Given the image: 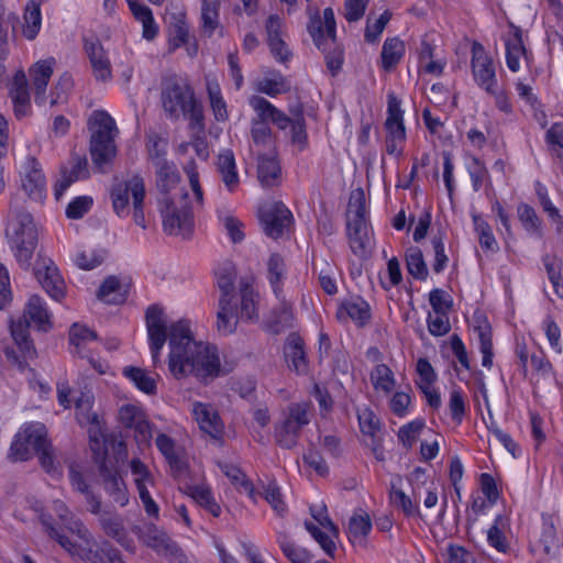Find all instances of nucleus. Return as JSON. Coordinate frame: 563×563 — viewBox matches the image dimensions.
I'll return each instance as SVG.
<instances>
[{
    "instance_id": "nucleus-1",
    "label": "nucleus",
    "mask_w": 563,
    "mask_h": 563,
    "mask_svg": "<svg viewBox=\"0 0 563 563\" xmlns=\"http://www.w3.org/2000/svg\"><path fill=\"white\" fill-rule=\"evenodd\" d=\"M145 327L154 367L162 364V352L168 342L167 365L174 378L192 376L209 380L229 372L222 365L218 347L196 336L190 319L172 320L163 307L152 305L145 311Z\"/></svg>"
},
{
    "instance_id": "nucleus-2",
    "label": "nucleus",
    "mask_w": 563,
    "mask_h": 563,
    "mask_svg": "<svg viewBox=\"0 0 563 563\" xmlns=\"http://www.w3.org/2000/svg\"><path fill=\"white\" fill-rule=\"evenodd\" d=\"M33 509L40 516L48 536L73 558L91 563H125L107 542L97 544L86 526L74 518L65 503L54 501L51 510L66 527L68 534L59 531L54 526L52 516L43 514L41 507L36 505Z\"/></svg>"
},
{
    "instance_id": "nucleus-3",
    "label": "nucleus",
    "mask_w": 563,
    "mask_h": 563,
    "mask_svg": "<svg viewBox=\"0 0 563 563\" xmlns=\"http://www.w3.org/2000/svg\"><path fill=\"white\" fill-rule=\"evenodd\" d=\"M22 320H10L12 339L21 354L20 358L14 350H5L7 360L19 368L25 367L26 361L36 355V350L30 338L27 328L33 327L36 331L47 333L54 329V316L44 298L38 295L29 297L24 305Z\"/></svg>"
},
{
    "instance_id": "nucleus-4",
    "label": "nucleus",
    "mask_w": 563,
    "mask_h": 563,
    "mask_svg": "<svg viewBox=\"0 0 563 563\" xmlns=\"http://www.w3.org/2000/svg\"><path fill=\"white\" fill-rule=\"evenodd\" d=\"M192 191L188 200L187 194L175 192L172 197L162 198L159 210L163 218L164 231L169 235L188 236L192 230V209L203 205V192L199 184V175L195 163L185 167Z\"/></svg>"
},
{
    "instance_id": "nucleus-5",
    "label": "nucleus",
    "mask_w": 563,
    "mask_h": 563,
    "mask_svg": "<svg viewBox=\"0 0 563 563\" xmlns=\"http://www.w3.org/2000/svg\"><path fill=\"white\" fill-rule=\"evenodd\" d=\"M57 398L58 404L65 409L70 408L74 401L76 418L82 427L87 428L93 455L96 459H103L107 453V438L100 418L92 411V394L89 390L73 391L65 382L57 385Z\"/></svg>"
},
{
    "instance_id": "nucleus-6",
    "label": "nucleus",
    "mask_w": 563,
    "mask_h": 563,
    "mask_svg": "<svg viewBox=\"0 0 563 563\" xmlns=\"http://www.w3.org/2000/svg\"><path fill=\"white\" fill-rule=\"evenodd\" d=\"M162 103L170 118H186L189 126L202 132V106L196 99L190 85L184 80L169 79L162 90Z\"/></svg>"
},
{
    "instance_id": "nucleus-7",
    "label": "nucleus",
    "mask_w": 563,
    "mask_h": 563,
    "mask_svg": "<svg viewBox=\"0 0 563 563\" xmlns=\"http://www.w3.org/2000/svg\"><path fill=\"white\" fill-rule=\"evenodd\" d=\"M4 234L19 265L29 268L38 239L37 227L33 217L27 212H11Z\"/></svg>"
},
{
    "instance_id": "nucleus-8",
    "label": "nucleus",
    "mask_w": 563,
    "mask_h": 563,
    "mask_svg": "<svg viewBox=\"0 0 563 563\" xmlns=\"http://www.w3.org/2000/svg\"><path fill=\"white\" fill-rule=\"evenodd\" d=\"M145 185L141 176L134 175L115 183L110 191L114 213L125 219L132 214L133 221L142 229L147 228L144 213Z\"/></svg>"
},
{
    "instance_id": "nucleus-9",
    "label": "nucleus",
    "mask_w": 563,
    "mask_h": 563,
    "mask_svg": "<svg viewBox=\"0 0 563 563\" xmlns=\"http://www.w3.org/2000/svg\"><path fill=\"white\" fill-rule=\"evenodd\" d=\"M90 136V155L99 168L111 163L117 155L115 139L118 128L113 118L106 111H93L88 121Z\"/></svg>"
},
{
    "instance_id": "nucleus-10",
    "label": "nucleus",
    "mask_w": 563,
    "mask_h": 563,
    "mask_svg": "<svg viewBox=\"0 0 563 563\" xmlns=\"http://www.w3.org/2000/svg\"><path fill=\"white\" fill-rule=\"evenodd\" d=\"M48 443L47 430L41 422L23 423L14 435L10 448L13 461H27Z\"/></svg>"
},
{
    "instance_id": "nucleus-11",
    "label": "nucleus",
    "mask_w": 563,
    "mask_h": 563,
    "mask_svg": "<svg viewBox=\"0 0 563 563\" xmlns=\"http://www.w3.org/2000/svg\"><path fill=\"white\" fill-rule=\"evenodd\" d=\"M310 514L313 521H306L305 526L311 537L319 543L321 549L328 554L333 555L336 547L335 540L339 530L328 516L324 504L313 505L310 507Z\"/></svg>"
},
{
    "instance_id": "nucleus-12",
    "label": "nucleus",
    "mask_w": 563,
    "mask_h": 563,
    "mask_svg": "<svg viewBox=\"0 0 563 563\" xmlns=\"http://www.w3.org/2000/svg\"><path fill=\"white\" fill-rule=\"evenodd\" d=\"M257 214L264 233L273 239L283 236L292 222V214L289 209L278 201L262 203Z\"/></svg>"
},
{
    "instance_id": "nucleus-13",
    "label": "nucleus",
    "mask_w": 563,
    "mask_h": 563,
    "mask_svg": "<svg viewBox=\"0 0 563 563\" xmlns=\"http://www.w3.org/2000/svg\"><path fill=\"white\" fill-rule=\"evenodd\" d=\"M366 357L373 363L369 371V382L378 397L390 396L398 387V382L391 366L384 363L383 353L375 346L369 347Z\"/></svg>"
},
{
    "instance_id": "nucleus-14",
    "label": "nucleus",
    "mask_w": 563,
    "mask_h": 563,
    "mask_svg": "<svg viewBox=\"0 0 563 563\" xmlns=\"http://www.w3.org/2000/svg\"><path fill=\"white\" fill-rule=\"evenodd\" d=\"M471 67L473 79L476 85L486 92L495 95L497 92L495 63L493 57L478 42H474L472 45Z\"/></svg>"
},
{
    "instance_id": "nucleus-15",
    "label": "nucleus",
    "mask_w": 563,
    "mask_h": 563,
    "mask_svg": "<svg viewBox=\"0 0 563 563\" xmlns=\"http://www.w3.org/2000/svg\"><path fill=\"white\" fill-rule=\"evenodd\" d=\"M35 276L51 299L60 302L66 297V283L52 258L38 254L35 263Z\"/></svg>"
},
{
    "instance_id": "nucleus-16",
    "label": "nucleus",
    "mask_w": 563,
    "mask_h": 563,
    "mask_svg": "<svg viewBox=\"0 0 563 563\" xmlns=\"http://www.w3.org/2000/svg\"><path fill=\"white\" fill-rule=\"evenodd\" d=\"M167 45L169 52H175L184 46L188 56H196L198 44L190 34V27L183 11L170 14L167 29Z\"/></svg>"
},
{
    "instance_id": "nucleus-17",
    "label": "nucleus",
    "mask_w": 563,
    "mask_h": 563,
    "mask_svg": "<svg viewBox=\"0 0 563 563\" xmlns=\"http://www.w3.org/2000/svg\"><path fill=\"white\" fill-rule=\"evenodd\" d=\"M20 186L33 201L42 203L46 198V179L40 163L27 157L20 168Z\"/></svg>"
},
{
    "instance_id": "nucleus-18",
    "label": "nucleus",
    "mask_w": 563,
    "mask_h": 563,
    "mask_svg": "<svg viewBox=\"0 0 563 563\" xmlns=\"http://www.w3.org/2000/svg\"><path fill=\"white\" fill-rule=\"evenodd\" d=\"M119 419L123 426L134 430L140 445H147L152 439V428L142 407L137 404H124L119 409Z\"/></svg>"
},
{
    "instance_id": "nucleus-19",
    "label": "nucleus",
    "mask_w": 563,
    "mask_h": 563,
    "mask_svg": "<svg viewBox=\"0 0 563 563\" xmlns=\"http://www.w3.org/2000/svg\"><path fill=\"white\" fill-rule=\"evenodd\" d=\"M505 47L506 64L510 71L518 73L521 68V60L528 68H531L533 56L525 44L523 32L520 27L510 26V32L505 40Z\"/></svg>"
},
{
    "instance_id": "nucleus-20",
    "label": "nucleus",
    "mask_w": 563,
    "mask_h": 563,
    "mask_svg": "<svg viewBox=\"0 0 563 563\" xmlns=\"http://www.w3.org/2000/svg\"><path fill=\"white\" fill-rule=\"evenodd\" d=\"M130 468L145 512L151 517H157L159 508L148 492V487L154 486V477L152 473L139 459H133L130 462Z\"/></svg>"
},
{
    "instance_id": "nucleus-21",
    "label": "nucleus",
    "mask_w": 563,
    "mask_h": 563,
    "mask_svg": "<svg viewBox=\"0 0 563 563\" xmlns=\"http://www.w3.org/2000/svg\"><path fill=\"white\" fill-rule=\"evenodd\" d=\"M8 93L13 112L18 119L25 118L32 112L31 97L25 71L19 68L8 84Z\"/></svg>"
},
{
    "instance_id": "nucleus-22",
    "label": "nucleus",
    "mask_w": 563,
    "mask_h": 563,
    "mask_svg": "<svg viewBox=\"0 0 563 563\" xmlns=\"http://www.w3.org/2000/svg\"><path fill=\"white\" fill-rule=\"evenodd\" d=\"M55 66L56 59L54 57H47L34 62L29 67L30 82L37 106H43L46 102V89L54 74Z\"/></svg>"
},
{
    "instance_id": "nucleus-23",
    "label": "nucleus",
    "mask_w": 563,
    "mask_h": 563,
    "mask_svg": "<svg viewBox=\"0 0 563 563\" xmlns=\"http://www.w3.org/2000/svg\"><path fill=\"white\" fill-rule=\"evenodd\" d=\"M308 405L297 404L289 408V416L277 428L276 437L282 446L291 448L296 443L298 430L309 422Z\"/></svg>"
},
{
    "instance_id": "nucleus-24",
    "label": "nucleus",
    "mask_w": 563,
    "mask_h": 563,
    "mask_svg": "<svg viewBox=\"0 0 563 563\" xmlns=\"http://www.w3.org/2000/svg\"><path fill=\"white\" fill-rule=\"evenodd\" d=\"M336 318L341 322L351 321L357 327H364L372 318V309L365 299L360 296H353L339 303Z\"/></svg>"
},
{
    "instance_id": "nucleus-25",
    "label": "nucleus",
    "mask_w": 563,
    "mask_h": 563,
    "mask_svg": "<svg viewBox=\"0 0 563 563\" xmlns=\"http://www.w3.org/2000/svg\"><path fill=\"white\" fill-rule=\"evenodd\" d=\"M335 31L336 24L334 13L331 8H325L322 15H320L318 12H310L308 32L319 48L323 49V46L328 40H334Z\"/></svg>"
},
{
    "instance_id": "nucleus-26",
    "label": "nucleus",
    "mask_w": 563,
    "mask_h": 563,
    "mask_svg": "<svg viewBox=\"0 0 563 563\" xmlns=\"http://www.w3.org/2000/svg\"><path fill=\"white\" fill-rule=\"evenodd\" d=\"M191 415L203 433L213 439L222 438L224 424L211 405L196 401L192 404Z\"/></svg>"
},
{
    "instance_id": "nucleus-27",
    "label": "nucleus",
    "mask_w": 563,
    "mask_h": 563,
    "mask_svg": "<svg viewBox=\"0 0 563 563\" xmlns=\"http://www.w3.org/2000/svg\"><path fill=\"white\" fill-rule=\"evenodd\" d=\"M46 0H29L23 9L18 30L26 41H34L42 29V5Z\"/></svg>"
},
{
    "instance_id": "nucleus-28",
    "label": "nucleus",
    "mask_w": 563,
    "mask_h": 563,
    "mask_svg": "<svg viewBox=\"0 0 563 563\" xmlns=\"http://www.w3.org/2000/svg\"><path fill=\"white\" fill-rule=\"evenodd\" d=\"M267 43L274 58L279 63H286L291 57L283 33V23L277 15H271L266 21Z\"/></svg>"
},
{
    "instance_id": "nucleus-29",
    "label": "nucleus",
    "mask_w": 563,
    "mask_h": 563,
    "mask_svg": "<svg viewBox=\"0 0 563 563\" xmlns=\"http://www.w3.org/2000/svg\"><path fill=\"white\" fill-rule=\"evenodd\" d=\"M250 106L261 120L272 122L280 130L290 128L294 122L286 113L262 97H251Z\"/></svg>"
},
{
    "instance_id": "nucleus-30",
    "label": "nucleus",
    "mask_w": 563,
    "mask_h": 563,
    "mask_svg": "<svg viewBox=\"0 0 563 563\" xmlns=\"http://www.w3.org/2000/svg\"><path fill=\"white\" fill-rule=\"evenodd\" d=\"M69 481L74 490L85 495L89 510L92 514H99L100 501L89 489L90 474H88L87 467L81 464H71L69 466Z\"/></svg>"
},
{
    "instance_id": "nucleus-31",
    "label": "nucleus",
    "mask_w": 563,
    "mask_h": 563,
    "mask_svg": "<svg viewBox=\"0 0 563 563\" xmlns=\"http://www.w3.org/2000/svg\"><path fill=\"white\" fill-rule=\"evenodd\" d=\"M217 172L229 192H234L240 184V176L234 154L231 150L222 151L217 158Z\"/></svg>"
},
{
    "instance_id": "nucleus-32",
    "label": "nucleus",
    "mask_w": 563,
    "mask_h": 563,
    "mask_svg": "<svg viewBox=\"0 0 563 563\" xmlns=\"http://www.w3.org/2000/svg\"><path fill=\"white\" fill-rule=\"evenodd\" d=\"M239 316L234 297H220L217 312V330L222 335L232 334L236 330Z\"/></svg>"
},
{
    "instance_id": "nucleus-33",
    "label": "nucleus",
    "mask_w": 563,
    "mask_h": 563,
    "mask_svg": "<svg viewBox=\"0 0 563 563\" xmlns=\"http://www.w3.org/2000/svg\"><path fill=\"white\" fill-rule=\"evenodd\" d=\"M126 2L132 15L142 25V37L148 42L153 41L158 35L159 27L152 10L137 0H126Z\"/></svg>"
},
{
    "instance_id": "nucleus-34",
    "label": "nucleus",
    "mask_w": 563,
    "mask_h": 563,
    "mask_svg": "<svg viewBox=\"0 0 563 563\" xmlns=\"http://www.w3.org/2000/svg\"><path fill=\"white\" fill-rule=\"evenodd\" d=\"M122 375L141 393L155 395L157 389V375L147 369L129 365L122 368Z\"/></svg>"
},
{
    "instance_id": "nucleus-35",
    "label": "nucleus",
    "mask_w": 563,
    "mask_h": 563,
    "mask_svg": "<svg viewBox=\"0 0 563 563\" xmlns=\"http://www.w3.org/2000/svg\"><path fill=\"white\" fill-rule=\"evenodd\" d=\"M156 446L176 475H180L186 470L187 462L184 452L176 445L172 438L166 434H158L156 438Z\"/></svg>"
},
{
    "instance_id": "nucleus-36",
    "label": "nucleus",
    "mask_w": 563,
    "mask_h": 563,
    "mask_svg": "<svg viewBox=\"0 0 563 563\" xmlns=\"http://www.w3.org/2000/svg\"><path fill=\"white\" fill-rule=\"evenodd\" d=\"M129 294L128 285L115 276H108L97 291V298L108 305L123 303Z\"/></svg>"
},
{
    "instance_id": "nucleus-37",
    "label": "nucleus",
    "mask_w": 563,
    "mask_h": 563,
    "mask_svg": "<svg viewBox=\"0 0 563 563\" xmlns=\"http://www.w3.org/2000/svg\"><path fill=\"white\" fill-rule=\"evenodd\" d=\"M266 278L275 294L280 299L283 288L287 280V268L284 258L278 254H272L266 263Z\"/></svg>"
},
{
    "instance_id": "nucleus-38",
    "label": "nucleus",
    "mask_w": 563,
    "mask_h": 563,
    "mask_svg": "<svg viewBox=\"0 0 563 563\" xmlns=\"http://www.w3.org/2000/svg\"><path fill=\"white\" fill-rule=\"evenodd\" d=\"M155 169L157 188L164 195L163 198L172 197L175 192L183 194L178 189L180 176L173 162L155 167Z\"/></svg>"
},
{
    "instance_id": "nucleus-39",
    "label": "nucleus",
    "mask_w": 563,
    "mask_h": 563,
    "mask_svg": "<svg viewBox=\"0 0 563 563\" xmlns=\"http://www.w3.org/2000/svg\"><path fill=\"white\" fill-rule=\"evenodd\" d=\"M349 243L357 256H365L373 246L372 232L368 224L346 225Z\"/></svg>"
},
{
    "instance_id": "nucleus-40",
    "label": "nucleus",
    "mask_w": 563,
    "mask_h": 563,
    "mask_svg": "<svg viewBox=\"0 0 563 563\" xmlns=\"http://www.w3.org/2000/svg\"><path fill=\"white\" fill-rule=\"evenodd\" d=\"M87 53L97 80L108 81L112 78L111 64L104 48L99 43L87 46Z\"/></svg>"
},
{
    "instance_id": "nucleus-41",
    "label": "nucleus",
    "mask_w": 563,
    "mask_h": 563,
    "mask_svg": "<svg viewBox=\"0 0 563 563\" xmlns=\"http://www.w3.org/2000/svg\"><path fill=\"white\" fill-rule=\"evenodd\" d=\"M254 88L261 93L276 97L287 92L290 89V84L280 73L266 71L262 78L254 81Z\"/></svg>"
},
{
    "instance_id": "nucleus-42",
    "label": "nucleus",
    "mask_w": 563,
    "mask_h": 563,
    "mask_svg": "<svg viewBox=\"0 0 563 563\" xmlns=\"http://www.w3.org/2000/svg\"><path fill=\"white\" fill-rule=\"evenodd\" d=\"M367 223V206L363 189L357 188L351 192L347 212L346 225H357Z\"/></svg>"
},
{
    "instance_id": "nucleus-43",
    "label": "nucleus",
    "mask_w": 563,
    "mask_h": 563,
    "mask_svg": "<svg viewBox=\"0 0 563 563\" xmlns=\"http://www.w3.org/2000/svg\"><path fill=\"white\" fill-rule=\"evenodd\" d=\"M257 177L260 183L265 187H271L277 184L280 177V166L276 159L275 153L272 152L268 155L258 157Z\"/></svg>"
},
{
    "instance_id": "nucleus-44",
    "label": "nucleus",
    "mask_w": 563,
    "mask_h": 563,
    "mask_svg": "<svg viewBox=\"0 0 563 563\" xmlns=\"http://www.w3.org/2000/svg\"><path fill=\"white\" fill-rule=\"evenodd\" d=\"M405 43L399 37L386 38L383 44L380 54L382 68L387 71L391 70L397 64H399L405 55Z\"/></svg>"
},
{
    "instance_id": "nucleus-45",
    "label": "nucleus",
    "mask_w": 563,
    "mask_h": 563,
    "mask_svg": "<svg viewBox=\"0 0 563 563\" xmlns=\"http://www.w3.org/2000/svg\"><path fill=\"white\" fill-rule=\"evenodd\" d=\"M219 467L240 493L246 494L254 501L256 500L257 492L253 483L246 478L236 465L223 462L219 463Z\"/></svg>"
},
{
    "instance_id": "nucleus-46",
    "label": "nucleus",
    "mask_w": 563,
    "mask_h": 563,
    "mask_svg": "<svg viewBox=\"0 0 563 563\" xmlns=\"http://www.w3.org/2000/svg\"><path fill=\"white\" fill-rule=\"evenodd\" d=\"M509 518L505 515H497L493 525L487 530V542L498 552H506L508 549V541L506 532L509 530Z\"/></svg>"
},
{
    "instance_id": "nucleus-47",
    "label": "nucleus",
    "mask_w": 563,
    "mask_h": 563,
    "mask_svg": "<svg viewBox=\"0 0 563 563\" xmlns=\"http://www.w3.org/2000/svg\"><path fill=\"white\" fill-rule=\"evenodd\" d=\"M97 340V334L93 330L82 323H74L69 329V344L71 352L81 356L86 353V347L89 343Z\"/></svg>"
},
{
    "instance_id": "nucleus-48",
    "label": "nucleus",
    "mask_w": 563,
    "mask_h": 563,
    "mask_svg": "<svg viewBox=\"0 0 563 563\" xmlns=\"http://www.w3.org/2000/svg\"><path fill=\"white\" fill-rule=\"evenodd\" d=\"M219 222L222 231L233 243H240L245 238V228L241 219H239L230 210H221L218 213Z\"/></svg>"
},
{
    "instance_id": "nucleus-49",
    "label": "nucleus",
    "mask_w": 563,
    "mask_h": 563,
    "mask_svg": "<svg viewBox=\"0 0 563 563\" xmlns=\"http://www.w3.org/2000/svg\"><path fill=\"white\" fill-rule=\"evenodd\" d=\"M106 258V251L101 249L78 247L71 254V262L75 266L84 271H90L99 265Z\"/></svg>"
},
{
    "instance_id": "nucleus-50",
    "label": "nucleus",
    "mask_w": 563,
    "mask_h": 563,
    "mask_svg": "<svg viewBox=\"0 0 563 563\" xmlns=\"http://www.w3.org/2000/svg\"><path fill=\"white\" fill-rule=\"evenodd\" d=\"M372 530L371 518L367 514H355L351 517L347 527V537L353 545H363Z\"/></svg>"
},
{
    "instance_id": "nucleus-51",
    "label": "nucleus",
    "mask_w": 563,
    "mask_h": 563,
    "mask_svg": "<svg viewBox=\"0 0 563 563\" xmlns=\"http://www.w3.org/2000/svg\"><path fill=\"white\" fill-rule=\"evenodd\" d=\"M219 0H202L201 4V25L203 33L211 36L217 31L222 33V26L219 20Z\"/></svg>"
},
{
    "instance_id": "nucleus-52",
    "label": "nucleus",
    "mask_w": 563,
    "mask_h": 563,
    "mask_svg": "<svg viewBox=\"0 0 563 563\" xmlns=\"http://www.w3.org/2000/svg\"><path fill=\"white\" fill-rule=\"evenodd\" d=\"M187 494L201 507L207 509L212 516L219 517L221 514V507L216 501L211 488L208 485L199 484L189 486Z\"/></svg>"
},
{
    "instance_id": "nucleus-53",
    "label": "nucleus",
    "mask_w": 563,
    "mask_h": 563,
    "mask_svg": "<svg viewBox=\"0 0 563 563\" xmlns=\"http://www.w3.org/2000/svg\"><path fill=\"white\" fill-rule=\"evenodd\" d=\"M146 151L148 159L154 167H158L169 162L166 158L167 139L157 133H150L146 136Z\"/></svg>"
},
{
    "instance_id": "nucleus-54",
    "label": "nucleus",
    "mask_w": 563,
    "mask_h": 563,
    "mask_svg": "<svg viewBox=\"0 0 563 563\" xmlns=\"http://www.w3.org/2000/svg\"><path fill=\"white\" fill-rule=\"evenodd\" d=\"M474 333L478 340L479 351L483 355L482 365L486 368H492L494 357L492 328L486 321H483L474 328Z\"/></svg>"
},
{
    "instance_id": "nucleus-55",
    "label": "nucleus",
    "mask_w": 563,
    "mask_h": 563,
    "mask_svg": "<svg viewBox=\"0 0 563 563\" xmlns=\"http://www.w3.org/2000/svg\"><path fill=\"white\" fill-rule=\"evenodd\" d=\"M390 505L401 511L407 517H416L419 515V503L411 499L401 488L391 485L389 492Z\"/></svg>"
},
{
    "instance_id": "nucleus-56",
    "label": "nucleus",
    "mask_w": 563,
    "mask_h": 563,
    "mask_svg": "<svg viewBox=\"0 0 563 563\" xmlns=\"http://www.w3.org/2000/svg\"><path fill=\"white\" fill-rule=\"evenodd\" d=\"M207 91L210 107L217 121H225L228 119L227 102L224 101L220 86L217 80L207 78Z\"/></svg>"
},
{
    "instance_id": "nucleus-57",
    "label": "nucleus",
    "mask_w": 563,
    "mask_h": 563,
    "mask_svg": "<svg viewBox=\"0 0 563 563\" xmlns=\"http://www.w3.org/2000/svg\"><path fill=\"white\" fill-rule=\"evenodd\" d=\"M257 295L254 289L245 285L240 288L239 298L234 299L240 301V318L245 320H252L257 317Z\"/></svg>"
},
{
    "instance_id": "nucleus-58",
    "label": "nucleus",
    "mask_w": 563,
    "mask_h": 563,
    "mask_svg": "<svg viewBox=\"0 0 563 563\" xmlns=\"http://www.w3.org/2000/svg\"><path fill=\"white\" fill-rule=\"evenodd\" d=\"M285 356L290 367L302 373L306 369V358L301 341L298 338H289L285 347Z\"/></svg>"
},
{
    "instance_id": "nucleus-59",
    "label": "nucleus",
    "mask_w": 563,
    "mask_h": 563,
    "mask_svg": "<svg viewBox=\"0 0 563 563\" xmlns=\"http://www.w3.org/2000/svg\"><path fill=\"white\" fill-rule=\"evenodd\" d=\"M387 131L386 151L389 155L399 156L406 140L404 124H385Z\"/></svg>"
},
{
    "instance_id": "nucleus-60",
    "label": "nucleus",
    "mask_w": 563,
    "mask_h": 563,
    "mask_svg": "<svg viewBox=\"0 0 563 563\" xmlns=\"http://www.w3.org/2000/svg\"><path fill=\"white\" fill-rule=\"evenodd\" d=\"M424 428L426 421L421 418L413 419L401 426L397 433L399 442L406 449H411Z\"/></svg>"
},
{
    "instance_id": "nucleus-61",
    "label": "nucleus",
    "mask_w": 563,
    "mask_h": 563,
    "mask_svg": "<svg viewBox=\"0 0 563 563\" xmlns=\"http://www.w3.org/2000/svg\"><path fill=\"white\" fill-rule=\"evenodd\" d=\"M389 397V408L394 415L404 418L412 411V397L408 389H397Z\"/></svg>"
},
{
    "instance_id": "nucleus-62",
    "label": "nucleus",
    "mask_w": 563,
    "mask_h": 563,
    "mask_svg": "<svg viewBox=\"0 0 563 563\" xmlns=\"http://www.w3.org/2000/svg\"><path fill=\"white\" fill-rule=\"evenodd\" d=\"M390 19L391 13L388 10H385L378 16L369 14L366 20L365 40L368 43L377 42Z\"/></svg>"
},
{
    "instance_id": "nucleus-63",
    "label": "nucleus",
    "mask_w": 563,
    "mask_h": 563,
    "mask_svg": "<svg viewBox=\"0 0 563 563\" xmlns=\"http://www.w3.org/2000/svg\"><path fill=\"white\" fill-rule=\"evenodd\" d=\"M104 489L112 497L113 501L120 506L129 503V493L122 477L117 474L109 475L104 478Z\"/></svg>"
},
{
    "instance_id": "nucleus-64",
    "label": "nucleus",
    "mask_w": 563,
    "mask_h": 563,
    "mask_svg": "<svg viewBox=\"0 0 563 563\" xmlns=\"http://www.w3.org/2000/svg\"><path fill=\"white\" fill-rule=\"evenodd\" d=\"M406 264L407 269L412 277L421 280L427 278L428 268L420 249L410 247L407 250Z\"/></svg>"
}]
</instances>
